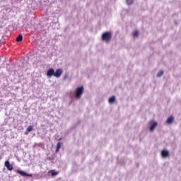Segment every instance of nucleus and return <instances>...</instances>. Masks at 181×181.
<instances>
[{
	"label": "nucleus",
	"instance_id": "1",
	"mask_svg": "<svg viewBox=\"0 0 181 181\" xmlns=\"http://www.w3.org/2000/svg\"><path fill=\"white\" fill-rule=\"evenodd\" d=\"M83 93H84V86H81L77 88L75 91V98L76 100H80Z\"/></svg>",
	"mask_w": 181,
	"mask_h": 181
},
{
	"label": "nucleus",
	"instance_id": "2",
	"mask_svg": "<svg viewBox=\"0 0 181 181\" xmlns=\"http://www.w3.org/2000/svg\"><path fill=\"white\" fill-rule=\"evenodd\" d=\"M112 37V35L110 32H105L102 35V40H104L105 42H110Z\"/></svg>",
	"mask_w": 181,
	"mask_h": 181
},
{
	"label": "nucleus",
	"instance_id": "3",
	"mask_svg": "<svg viewBox=\"0 0 181 181\" xmlns=\"http://www.w3.org/2000/svg\"><path fill=\"white\" fill-rule=\"evenodd\" d=\"M148 124L149 125H151L150 127L151 132H152L153 131H155V129H156V127H158V122H155L154 120H150Z\"/></svg>",
	"mask_w": 181,
	"mask_h": 181
},
{
	"label": "nucleus",
	"instance_id": "4",
	"mask_svg": "<svg viewBox=\"0 0 181 181\" xmlns=\"http://www.w3.org/2000/svg\"><path fill=\"white\" fill-rule=\"evenodd\" d=\"M16 173H18V175H21V176H27L28 177H32V176H33V175L32 174H28L22 170H16Z\"/></svg>",
	"mask_w": 181,
	"mask_h": 181
},
{
	"label": "nucleus",
	"instance_id": "5",
	"mask_svg": "<svg viewBox=\"0 0 181 181\" xmlns=\"http://www.w3.org/2000/svg\"><path fill=\"white\" fill-rule=\"evenodd\" d=\"M62 74H63V70L62 69H58L55 72H54V77L59 78Z\"/></svg>",
	"mask_w": 181,
	"mask_h": 181
},
{
	"label": "nucleus",
	"instance_id": "6",
	"mask_svg": "<svg viewBox=\"0 0 181 181\" xmlns=\"http://www.w3.org/2000/svg\"><path fill=\"white\" fill-rule=\"evenodd\" d=\"M4 166L7 168L8 170H13V166L11 165V163L8 160L5 161Z\"/></svg>",
	"mask_w": 181,
	"mask_h": 181
},
{
	"label": "nucleus",
	"instance_id": "7",
	"mask_svg": "<svg viewBox=\"0 0 181 181\" xmlns=\"http://www.w3.org/2000/svg\"><path fill=\"white\" fill-rule=\"evenodd\" d=\"M161 156L163 158H169L170 156L168 150H163L161 151Z\"/></svg>",
	"mask_w": 181,
	"mask_h": 181
},
{
	"label": "nucleus",
	"instance_id": "8",
	"mask_svg": "<svg viewBox=\"0 0 181 181\" xmlns=\"http://www.w3.org/2000/svg\"><path fill=\"white\" fill-rule=\"evenodd\" d=\"M52 76H54V69H49L47 71V77H52Z\"/></svg>",
	"mask_w": 181,
	"mask_h": 181
},
{
	"label": "nucleus",
	"instance_id": "9",
	"mask_svg": "<svg viewBox=\"0 0 181 181\" xmlns=\"http://www.w3.org/2000/svg\"><path fill=\"white\" fill-rule=\"evenodd\" d=\"M48 173H49V175H51V176H57V175H59V172H57L54 170H51L48 171Z\"/></svg>",
	"mask_w": 181,
	"mask_h": 181
},
{
	"label": "nucleus",
	"instance_id": "10",
	"mask_svg": "<svg viewBox=\"0 0 181 181\" xmlns=\"http://www.w3.org/2000/svg\"><path fill=\"white\" fill-rule=\"evenodd\" d=\"M175 120V118L173 117V116H170L167 119V124H168L169 125H170V124H173V121Z\"/></svg>",
	"mask_w": 181,
	"mask_h": 181
},
{
	"label": "nucleus",
	"instance_id": "11",
	"mask_svg": "<svg viewBox=\"0 0 181 181\" xmlns=\"http://www.w3.org/2000/svg\"><path fill=\"white\" fill-rule=\"evenodd\" d=\"M60 148H62V142H58L55 152H59L60 151Z\"/></svg>",
	"mask_w": 181,
	"mask_h": 181
},
{
	"label": "nucleus",
	"instance_id": "12",
	"mask_svg": "<svg viewBox=\"0 0 181 181\" xmlns=\"http://www.w3.org/2000/svg\"><path fill=\"white\" fill-rule=\"evenodd\" d=\"M115 103V96H112L109 98V103L110 104H114Z\"/></svg>",
	"mask_w": 181,
	"mask_h": 181
},
{
	"label": "nucleus",
	"instance_id": "13",
	"mask_svg": "<svg viewBox=\"0 0 181 181\" xmlns=\"http://www.w3.org/2000/svg\"><path fill=\"white\" fill-rule=\"evenodd\" d=\"M22 40H23V36L19 35L16 38V42H22Z\"/></svg>",
	"mask_w": 181,
	"mask_h": 181
},
{
	"label": "nucleus",
	"instance_id": "14",
	"mask_svg": "<svg viewBox=\"0 0 181 181\" xmlns=\"http://www.w3.org/2000/svg\"><path fill=\"white\" fill-rule=\"evenodd\" d=\"M139 36V32L138 30H136L133 33V37H138Z\"/></svg>",
	"mask_w": 181,
	"mask_h": 181
},
{
	"label": "nucleus",
	"instance_id": "15",
	"mask_svg": "<svg viewBox=\"0 0 181 181\" xmlns=\"http://www.w3.org/2000/svg\"><path fill=\"white\" fill-rule=\"evenodd\" d=\"M27 130L28 132H30L31 131H33V126L30 125L28 126V127L27 128Z\"/></svg>",
	"mask_w": 181,
	"mask_h": 181
},
{
	"label": "nucleus",
	"instance_id": "16",
	"mask_svg": "<svg viewBox=\"0 0 181 181\" xmlns=\"http://www.w3.org/2000/svg\"><path fill=\"white\" fill-rule=\"evenodd\" d=\"M127 5H132L134 4V0H126Z\"/></svg>",
	"mask_w": 181,
	"mask_h": 181
},
{
	"label": "nucleus",
	"instance_id": "17",
	"mask_svg": "<svg viewBox=\"0 0 181 181\" xmlns=\"http://www.w3.org/2000/svg\"><path fill=\"white\" fill-rule=\"evenodd\" d=\"M162 76H163V71H160L157 74V77H162Z\"/></svg>",
	"mask_w": 181,
	"mask_h": 181
},
{
	"label": "nucleus",
	"instance_id": "18",
	"mask_svg": "<svg viewBox=\"0 0 181 181\" xmlns=\"http://www.w3.org/2000/svg\"><path fill=\"white\" fill-rule=\"evenodd\" d=\"M28 134H29V132H28V130L26 129V131L25 132V135H28Z\"/></svg>",
	"mask_w": 181,
	"mask_h": 181
}]
</instances>
